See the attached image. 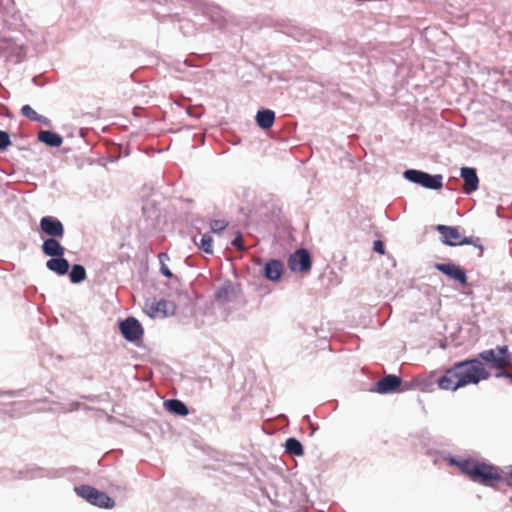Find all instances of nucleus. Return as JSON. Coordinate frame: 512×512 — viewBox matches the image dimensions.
<instances>
[{"mask_svg": "<svg viewBox=\"0 0 512 512\" xmlns=\"http://www.w3.org/2000/svg\"><path fill=\"white\" fill-rule=\"evenodd\" d=\"M460 471L472 481L484 486L495 487L501 481L499 468L473 459L451 460Z\"/></svg>", "mask_w": 512, "mask_h": 512, "instance_id": "nucleus-2", "label": "nucleus"}, {"mask_svg": "<svg viewBox=\"0 0 512 512\" xmlns=\"http://www.w3.org/2000/svg\"><path fill=\"white\" fill-rule=\"evenodd\" d=\"M286 453L292 456L304 455V449L302 444L296 438H288L285 442Z\"/></svg>", "mask_w": 512, "mask_h": 512, "instance_id": "nucleus-21", "label": "nucleus"}, {"mask_svg": "<svg viewBox=\"0 0 512 512\" xmlns=\"http://www.w3.org/2000/svg\"><path fill=\"white\" fill-rule=\"evenodd\" d=\"M21 114L31 121L47 123V119L39 115L30 105L22 106Z\"/></svg>", "mask_w": 512, "mask_h": 512, "instance_id": "nucleus-24", "label": "nucleus"}, {"mask_svg": "<svg viewBox=\"0 0 512 512\" xmlns=\"http://www.w3.org/2000/svg\"><path fill=\"white\" fill-rule=\"evenodd\" d=\"M460 174L464 181L463 191L466 194H470L478 189L479 178L474 168L463 167Z\"/></svg>", "mask_w": 512, "mask_h": 512, "instance_id": "nucleus-12", "label": "nucleus"}, {"mask_svg": "<svg viewBox=\"0 0 512 512\" xmlns=\"http://www.w3.org/2000/svg\"><path fill=\"white\" fill-rule=\"evenodd\" d=\"M436 230L439 232L442 238V242L448 246H459V245H474L479 248L480 255L483 253V246L480 244L479 238H471L463 236L459 229L454 226H447L439 224L436 226Z\"/></svg>", "mask_w": 512, "mask_h": 512, "instance_id": "nucleus-3", "label": "nucleus"}, {"mask_svg": "<svg viewBox=\"0 0 512 512\" xmlns=\"http://www.w3.org/2000/svg\"><path fill=\"white\" fill-rule=\"evenodd\" d=\"M373 250L375 252H378L379 254H384L385 253V248H384L383 242L380 241V240L375 241L374 244H373Z\"/></svg>", "mask_w": 512, "mask_h": 512, "instance_id": "nucleus-29", "label": "nucleus"}, {"mask_svg": "<svg viewBox=\"0 0 512 512\" xmlns=\"http://www.w3.org/2000/svg\"><path fill=\"white\" fill-rule=\"evenodd\" d=\"M59 238H48L42 244V251L46 256L62 257L65 254V248L60 244Z\"/></svg>", "mask_w": 512, "mask_h": 512, "instance_id": "nucleus-14", "label": "nucleus"}, {"mask_svg": "<svg viewBox=\"0 0 512 512\" xmlns=\"http://www.w3.org/2000/svg\"><path fill=\"white\" fill-rule=\"evenodd\" d=\"M232 245L234 247H236L238 250H243L244 249V246H243V239H242V236L240 234H238L235 239L232 241Z\"/></svg>", "mask_w": 512, "mask_h": 512, "instance_id": "nucleus-28", "label": "nucleus"}, {"mask_svg": "<svg viewBox=\"0 0 512 512\" xmlns=\"http://www.w3.org/2000/svg\"><path fill=\"white\" fill-rule=\"evenodd\" d=\"M435 268L460 284L465 285L467 283L465 270L454 263H437Z\"/></svg>", "mask_w": 512, "mask_h": 512, "instance_id": "nucleus-10", "label": "nucleus"}, {"mask_svg": "<svg viewBox=\"0 0 512 512\" xmlns=\"http://www.w3.org/2000/svg\"><path fill=\"white\" fill-rule=\"evenodd\" d=\"M283 273V264L279 260L272 259L265 264L264 276L271 281H278Z\"/></svg>", "mask_w": 512, "mask_h": 512, "instance_id": "nucleus-15", "label": "nucleus"}, {"mask_svg": "<svg viewBox=\"0 0 512 512\" xmlns=\"http://www.w3.org/2000/svg\"><path fill=\"white\" fill-rule=\"evenodd\" d=\"M119 329L123 337L130 342L139 340L143 335V328L140 322L133 317L120 322Z\"/></svg>", "mask_w": 512, "mask_h": 512, "instance_id": "nucleus-8", "label": "nucleus"}, {"mask_svg": "<svg viewBox=\"0 0 512 512\" xmlns=\"http://www.w3.org/2000/svg\"><path fill=\"white\" fill-rule=\"evenodd\" d=\"M75 492L90 504L98 506L100 508H113L115 501L109 497L106 493L97 490L96 488L89 485H81L75 488Z\"/></svg>", "mask_w": 512, "mask_h": 512, "instance_id": "nucleus-4", "label": "nucleus"}, {"mask_svg": "<svg viewBox=\"0 0 512 512\" xmlns=\"http://www.w3.org/2000/svg\"><path fill=\"white\" fill-rule=\"evenodd\" d=\"M236 295V290L231 282H225L223 285H221L216 293H215V299L219 303H226L231 301Z\"/></svg>", "mask_w": 512, "mask_h": 512, "instance_id": "nucleus-16", "label": "nucleus"}, {"mask_svg": "<svg viewBox=\"0 0 512 512\" xmlns=\"http://www.w3.org/2000/svg\"><path fill=\"white\" fill-rule=\"evenodd\" d=\"M38 140L50 147H60L63 143V138L59 134L48 130L40 131Z\"/></svg>", "mask_w": 512, "mask_h": 512, "instance_id": "nucleus-19", "label": "nucleus"}, {"mask_svg": "<svg viewBox=\"0 0 512 512\" xmlns=\"http://www.w3.org/2000/svg\"><path fill=\"white\" fill-rule=\"evenodd\" d=\"M404 177L416 184L421 185L424 188L439 190L442 188V175H430L426 172L409 169L404 172Z\"/></svg>", "mask_w": 512, "mask_h": 512, "instance_id": "nucleus-5", "label": "nucleus"}, {"mask_svg": "<svg viewBox=\"0 0 512 512\" xmlns=\"http://www.w3.org/2000/svg\"><path fill=\"white\" fill-rule=\"evenodd\" d=\"M227 226V222L224 220H213L210 224L211 230L213 232H221Z\"/></svg>", "mask_w": 512, "mask_h": 512, "instance_id": "nucleus-27", "label": "nucleus"}, {"mask_svg": "<svg viewBox=\"0 0 512 512\" xmlns=\"http://www.w3.org/2000/svg\"><path fill=\"white\" fill-rule=\"evenodd\" d=\"M491 373L479 359H468L454 363L437 379L440 389L456 391L468 385H477L489 379Z\"/></svg>", "mask_w": 512, "mask_h": 512, "instance_id": "nucleus-1", "label": "nucleus"}, {"mask_svg": "<svg viewBox=\"0 0 512 512\" xmlns=\"http://www.w3.org/2000/svg\"><path fill=\"white\" fill-rule=\"evenodd\" d=\"M311 265V256L306 249L295 251L288 259V266L294 272H308L311 269Z\"/></svg>", "mask_w": 512, "mask_h": 512, "instance_id": "nucleus-7", "label": "nucleus"}, {"mask_svg": "<svg viewBox=\"0 0 512 512\" xmlns=\"http://www.w3.org/2000/svg\"><path fill=\"white\" fill-rule=\"evenodd\" d=\"M497 376H504L506 378H508L510 380V382L512 383V372H503V373H499L497 374Z\"/></svg>", "mask_w": 512, "mask_h": 512, "instance_id": "nucleus-30", "label": "nucleus"}, {"mask_svg": "<svg viewBox=\"0 0 512 512\" xmlns=\"http://www.w3.org/2000/svg\"><path fill=\"white\" fill-rule=\"evenodd\" d=\"M46 267L58 275H65L69 271V262L63 256L52 257L46 262Z\"/></svg>", "mask_w": 512, "mask_h": 512, "instance_id": "nucleus-17", "label": "nucleus"}, {"mask_svg": "<svg viewBox=\"0 0 512 512\" xmlns=\"http://www.w3.org/2000/svg\"><path fill=\"white\" fill-rule=\"evenodd\" d=\"M41 231L49 238H62L64 236V226L62 222L53 216H44L40 220Z\"/></svg>", "mask_w": 512, "mask_h": 512, "instance_id": "nucleus-9", "label": "nucleus"}, {"mask_svg": "<svg viewBox=\"0 0 512 512\" xmlns=\"http://www.w3.org/2000/svg\"><path fill=\"white\" fill-rule=\"evenodd\" d=\"M275 122V113L270 109L259 110L256 115L257 125L264 130L270 129Z\"/></svg>", "mask_w": 512, "mask_h": 512, "instance_id": "nucleus-18", "label": "nucleus"}, {"mask_svg": "<svg viewBox=\"0 0 512 512\" xmlns=\"http://www.w3.org/2000/svg\"><path fill=\"white\" fill-rule=\"evenodd\" d=\"M165 408L176 415L186 416L189 413L187 406L178 399H170L164 402Z\"/></svg>", "mask_w": 512, "mask_h": 512, "instance_id": "nucleus-20", "label": "nucleus"}, {"mask_svg": "<svg viewBox=\"0 0 512 512\" xmlns=\"http://www.w3.org/2000/svg\"><path fill=\"white\" fill-rule=\"evenodd\" d=\"M10 144L11 141L9 134L0 130V151L5 150Z\"/></svg>", "mask_w": 512, "mask_h": 512, "instance_id": "nucleus-26", "label": "nucleus"}, {"mask_svg": "<svg viewBox=\"0 0 512 512\" xmlns=\"http://www.w3.org/2000/svg\"><path fill=\"white\" fill-rule=\"evenodd\" d=\"M169 306L170 303L167 300H153L145 303V310L147 314L153 318L166 317L169 313Z\"/></svg>", "mask_w": 512, "mask_h": 512, "instance_id": "nucleus-13", "label": "nucleus"}, {"mask_svg": "<svg viewBox=\"0 0 512 512\" xmlns=\"http://www.w3.org/2000/svg\"><path fill=\"white\" fill-rule=\"evenodd\" d=\"M158 259L161 264V267H160L161 273L167 278H172L173 274H172L171 270L166 265V261H169V259H170L169 255L167 253H160L158 255Z\"/></svg>", "mask_w": 512, "mask_h": 512, "instance_id": "nucleus-25", "label": "nucleus"}, {"mask_svg": "<svg viewBox=\"0 0 512 512\" xmlns=\"http://www.w3.org/2000/svg\"><path fill=\"white\" fill-rule=\"evenodd\" d=\"M69 277L72 283H80L86 278V270L82 265L75 264L72 266Z\"/></svg>", "mask_w": 512, "mask_h": 512, "instance_id": "nucleus-23", "label": "nucleus"}, {"mask_svg": "<svg viewBox=\"0 0 512 512\" xmlns=\"http://www.w3.org/2000/svg\"><path fill=\"white\" fill-rule=\"evenodd\" d=\"M402 384V379L396 375H386L376 384V392L380 394L392 393L398 390Z\"/></svg>", "mask_w": 512, "mask_h": 512, "instance_id": "nucleus-11", "label": "nucleus"}, {"mask_svg": "<svg viewBox=\"0 0 512 512\" xmlns=\"http://www.w3.org/2000/svg\"><path fill=\"white\" fill-rule=\"evenodd\" d=\"M479 357L482 360L491 363V367L498 370L506 369L510 365L507 346H498L497 353L493 349L485 350L479 354Z\"/></svg>", "mask_w": 512, "mask_h": 512, "instance_id": "nucleus-6", "label": "nucleus"}, {"mask_svg": "<svg viewBox=\"0 0 512 512\" xmlns=\"http://www.w3.org/2000/svg\"><path fill=\"white\" fill-rule=\"evenodd\" d=\"M194 243L198 246L200 250L207 254L213 253V239L209 234L200 235V240H197V237H194Z\"/></svg>", "mask_w": 512, "mask_h": 512, "instance_id": "nucleus-22", "label": "nucleus"}]
</instances>
